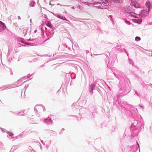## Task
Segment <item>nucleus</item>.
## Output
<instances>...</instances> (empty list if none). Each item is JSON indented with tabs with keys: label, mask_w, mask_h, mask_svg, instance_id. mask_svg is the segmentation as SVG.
<instances>
[{
	"label": "nucleus",
	"mask_w": 152,
	"mask_h": 152,
	"mask_svg": "<svg viewBox=\"0 0 152 152\" xmlns=\"http://www.w3.org/2000/svg\"><path fill=\"white\" fill-rule=\"evenodd\" d=\"M35 2L34 1H32L30 2V5L32 7H34V5Z\"/></svg>",
	"instance_id": "obj_6"
},
{
	"label": "nucleus",
	"mask_w": 152,
	"mask_h": 152,
	"mask_svg": "<svg viewBox=\"0 0 152 152\" xmlns=\"http://www.w3.org/2000/svg\"><path fill=\"white\" fill-rule=\"evenodd\" d=\"M146 6L149 8L151 6L150 3L149 2H147L146 4Z\"/></svg>",
	"instance_id": "obj_5"
},
{
	"label": "nucleus",
	"mask_w": 152,
	"mask_h": 152,
	"mask_svg": "<svg viewBox=\"0 0 152 152\" xmlns=\"http://www.w3.org/2000/svg\"><path fill=\"white\" fill-rule=\"evenodd\" d=\"M131 5L132 6H134L136 8H138L139 7V5L137 2L133 1H131Z\"/></svg>",
	"instance_id": "obj_2"
},
{
	"label": "nucleus",
	"mask_w": 152,
	"mask_h": 152,
	"mask_svg": "<svg viewBox=\"0 0 152 152\" xmlns=\"http://www.w3.org/2000/svg\"><path fill=\"white\" fill-rule=\"evenodd\" d=\"M47 25L48 26V27H51V25L50 24V23H48L47 24Z\"/></svg>",
	"instance_id": "obj_9"
},
{
	"label": "nucleus",
	"mask_w": 152,
	"mask_h": 152,
	"mask_svg": "<svg viewBox=\"0 0 152 152\" xmlns=\"http://www.w3.org/2000/svg\"><path fill=\"white\" fill-rule=\"evenodd\" d=\"M135 39L136 41H138L140 40V38L139 37H135Z\"/></svg>",
	"instance_id": "obj_7"
},
{
	"label": "nucleus",
	"mask_w": 152,
	"mask_h": 152,
	"mask_svg": "<svg viewBox=\"0 0 152 152\" xmlns=\"http://www.w3.org/2000/svg\"><path fill=\"white\" fill-rule=\"evenodd\" d=\"M26 28L25 27L22 26L18 29V31L20 34L26 35L27 33V31Z\"/></svg>",
	"instance_id": "obj_1"
},
{
	"label": "nucleus",
	"mask_w": 152,
	"mask_h": 152,
	"mask_svg": "<svg viewBox=\"0 0 152 152\" xmlns=\"http://www.w3.org/2000/svg\"><path fill=\"white\" fill-rule=\"evenodd\" d=\"M145 14V12H144L142 11L141 12V15H144Z\"/></svg>",
	"instance_id": "obj_10"
},
{
	"label": "nucleus",
	"mask_w": 152,
	"mask_h": 152,
	"mask_svg": "<svg viewBox=\"0 0 152 152\" xmlns=\"http://www.w3.org/2000/svg\"><path fill=\"white\" fill-rule=\"evenodd\" d=\"M94 87L95 85L94 84H93L91 85L90 88V91H91L93 90V88H94Z\"/></svg>",
	"instance_id": "obj_4"
},
{
	"label": "nucleus",
	"mask_w": 152,
	"mask_h": 152,
	"mask_svg": "<svg viewBox=\"0 0 152 152\" xmlns=\"http://www.w3.org/2000/svg\"><path fill=\"white\" fill-rule=\"evenodd\" d=\"M9 135L11 136H12L13 135V134H10Z\"/></svg>",
	"instance_id": "obj_11"
},
{
	"label": "nucleus",
	"mask_w": 152,
	"mask_h": 152,
	"mask_svg": "<svg viewBox=\"0 0 152 152\" xmlns=\"http://www.w3.org/2000/svg\"><path fill=\"white\" fill-rule=\"evenodd\" d=\"M45 122L48 123L49 122H51V123H52V121L50 118H47L45 120Z\"/></svg>",
	"instance_id": "obj_3"
},
{
	"label": "nucleus",
	"mask_w": 152,
	"mask_h": 152,
	"mask_svg": "<svg viewBox=\"0 0 152 152\" xmlns=\"http://www.w3.org/2000/svg\"><path fill=\"white\" fill-rule=\"evenodd\" d=\"M0 24L1 25L4 26H5L4 24V23H3V22H2L1 21H0Z\"/></svg>",
	"instance_id": "obj_8"
}]
</instances>
